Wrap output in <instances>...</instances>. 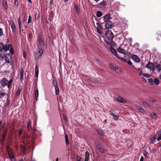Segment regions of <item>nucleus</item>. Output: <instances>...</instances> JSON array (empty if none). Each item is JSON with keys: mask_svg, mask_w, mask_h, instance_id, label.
<instances>
[{"mask_svg": "<svg viewBox=\"0 0 161 161\" xmlns=\"http://www.w3.org/2000/svg\"><path fill=\"white\" fill-rule=\"evenodd\" d=\"M38 89H37L35 92V98L36 101L38 100Z\"/></svg>", "mask_w": 161, "mask_h": 161, "instance_id": "24", "label": "nucleus"}, {"mask_svg": "<svg viewBox=\"0 0 161 161\" xmlns=\"http://www.w3.org/2000/svg\"><path fill=\"white\" fill-rule=\"evenodd\" d=\"M131 58L136 62L139 63L140 59L139 57L136 55H133L131 56Z\"/></svg>", "mask_w": 161, "mask_h": 161, "instance_id": "13", "label": "nucleus"}, {"mask_svg": "<svg viewBox=\"0 0 161 161\" xmlns=\"http://www.w3.org/2000/svg\"><path fill=\"white\" fill-rule=\"evenodd\" d=\"M5 95L4 92H0V98H2Z\"/></svg>", "mask_w": 161, "mask_h": 161, "instance_id": "43", "label": "nucleus"}, {"mask_svg": "<svg viewBox=\"0 0 161 161\" xmlns=\"http://www.w3.org/2000/svg\"><path fill=\"white\" fill-rule=\"evenodd\" d=\"M103 15L102 13L100 11H97V12L96 16L97 17L100 18Z\"/></svg>", "mask_w": 161, "mask_h": 161, "instance_id": "31", "label": "nucleus"}, {"mask_svg": "<svg viewBox=\"0 0 161 161\" xmlns=\"http://www.w3.org/2000/svg\"><path fill=\"white\" fill-rule=\"evenodd\" d=\"M105 36L109 40H111L114 37V35L112 32L109 30H107L105 33Z\"/></svg>", "mask_w": 161, "mask_h": 161, "instance_id": "6", "label": "nucleus"}, {"mask_svg": "<svg viewBox=\"0 0 161 161\" xmlns=\"http://www.w3.org/2000/svg\"><path fill=\"white\" fill-rule=\"evenodd\" d=\"M38 41L40 45L41 46L44 45V42L42 40L41 36H39L38 37Z\"/></svg>", "mask_w": 161, "mask_h": 161, "instance_id": "19", "label": "nucleus"}, {"mask_svg": "<svg viewBox=\"0 0 161 161\" xmlns=\"http://www.w3.org/2000/svg\"><path fill=\"white\" fill-rule=\"evenodd\" d=\"M8 50L12 54H13L14 53L13 49L10 44H8V46L7 45H3V52H4V51H7Z\"/></svg>", "mask_w": 161, "mask_h": 161, "instance_id": "5", "label": "nucleus"}, {"mask_svg": "<svg viewBox=\"0 0 161 161\" xmlns=\"http://www.w3.org/2000/svg\"><path fill=\"white\" fill-rule=\"evenodd\" d=\"M3 7L5 11H7L8 9V7L7 5V2L6 0H3Z\"/></svg>", "mask_w": 161, "mask_h": 161, "instance_id": "11", "label": "nucleus"}, {"mask_svg": "<svg viewBox=\"0 0 161 161\" xmlns=\"http://www.w3.org/2000/svg\"><path fill=\"white\" fill-rule=\"evenodd\" d=\"M31 17L30 16H29V18L28 19V23L29 24V23H30L31 22Z\"/></svg>", "mask_w": 161, "mask_h": 161, "instance_id": "50", "label": "nucleus"}, {"mask_svg": "<svg viewBox=\"0 0 161 161\" xmlns=\"http://www.w3.org/2000/svg\"><path fill=\"white\" fill-rule=\"evenodd\" d=\"M55 93L57 95L59 94V89L58 87L57 86H56L55 87Z\"/></svg>", "mask_w": 161, "mask_h": 161, "instance_id": "37", "label": "nucleus"}, {"mask_svg": "<svg viewBox=\"0 0 161 161\" xmlns=\"http://www.w3.org/2000/svg\"><path fill=\"white\" fill-rule=\"evenodd\" d=\"M76 12L78 13H79V10L76 7H75Z\"/></svg>", "mask_w": 161, "mask_h": 161, "instance_id": "55", "label": "nucleus"}, {"mask_svg": "<svg viewBox=\"0 0 161 161\" xmlns=\"http://www.w3.org/2000/svg\"><path fill=\"white\" fill-rule=\"evenodd\" d=\"M110 67L112 69L114 70L118 73H120L121 72V69L119 67L115 66L114 65H111Z\"/></svg>", "mask_w": 161, "mask_h": 161, "instance_id": "10", "label": "nucleus"}, {"mask_svg": "<svg viewBox=\"0 0 161 161\" xmlns=\"http://www.w3.org/2000/svg\"><path fill=\"white\" fill-rule=\"evenodd\" d=\"M36 121L34 123V127H36Z\"/></svg>", "mask_w": 161, "mask_h": 161, "instance_id": "61", "label": "nucleus"}, {"mask_svg": "<svg viewBox=\"0 0 161 161\" xmlns=\"http://www.w3.org/2000/svg\"><path fill=\"white\" fill-rule=\"evenodd\" d=\"M126 24L125 23H124L123 24H122V25L120 26L121 28V29H122L123 28L125 27L126 26Z\"/></svg>", "mask_w": 161, "mask_h": 161, "instance_id": "48", "label": "nucleus"}, {"mask_svg": "<svg viewBox=\"0 0 161 161\" xmlns=\"http://www.w3.org/2000/svg\"><path fill=\"white\" fill-rule=\"evenodd\" d=\"M114 99L116 101L121 103H126V101L122 97L119 96H118L117 97H115Z\"/></svg>", "mask_w": 161, "mask_h": 161, "instance_id": "8", "label": "nucleus"}, {"mask_svg": "<svg viewBox=\"0 0 161 161\" xmlns=\"http://www.w3.org/2000/svg\"><path fill=\"white\" fill-rule=\"evenodd\" d=\"M6 151L9 158L14 156L12 149L8 147H7Z\"/></svg>", "mask_w": 161, "mask_h": 161, "instance_id": "7", "label": "nucleus"}, {"mask_svg": "<svg viewBox=\"0 0 161 161\" xmlns=\"http://www.w3.org/2000/svg\"><path fill=\"white\" fill-rule=\"evenodd\" d=\"M43 51L42 49H39L38 52H36L35 54L34 58L36 60L39 59L42 56Z\"/></svg>", "mask_w": 161, "mask_h": 161, "instance_id": "3", "label": "nucleus"}, {"mask_svg": "<svg viewBox=\"0 0 161 161\" xmlns=\"http://www.w3.org/2000/svg\"><path fill=\"white\" fill-rule=\"evenodd\" d=\"M140 161H143V157H142L140 160Z\"/></svg>", "mask_w": 161, "mask_h": 161, "instance_id": "62", "label": "nucleus"}, {"mask_svg": "<svg viewBox=\"0 0 161 161\" xmlns=\"http://www.w3.org/2000/svg\"><path fill=\"white\" fill-rule=\"evenodd\" d=\"M5 56V54L3 52L0 51V60H3Z\"/></svg>", "mask_w": 161, "mask_h": 161, "instance_id": "28", "label": "nucleus"}, {"mask_svg": "<svg viewBox=\"0 0 161 161\" xmlns=\"http://www.w3.org/2000/svg\"><path fill=\"white\" fill-rule=\"evenodd\" d=\"M110 50L111 52L117 57V56L118 55L117 54V53L114 48L111 47Z\"/></svg>", "mask_w": 161, "mask_h": 161, "instance_id": "23", "label": "nucleus"}, {"mask_svg": "<svg viewBox=\"0 0 161 161\" xmlns=\"http://www.w3.org/2000/svg\"><path fill=\"white\" fill-rule=\"evenodd\" d=\"M127 63L129 65H131L132 64L131 62L130 61H127Z\"/></svg>", "mask_w": 161, "mask_h": 161, "instance_id": "56", "label": "nucleus"}, {"mask_svg": "<svg viewBox=\"0 0 161 161\" xmlns=\"http://www.w3.org/2000/svg\"><path fill=\"white\" fill-rule=\"evenodd\" d=\"M35 74L36 76V77H37L38 76V69L37 68V66L36 65V67H35Z\"/></svg>", "mask_w": 161, "mask_h": 161, "instance_id": "32", "label": "nucleus"}, {"mask_svg": "<svg viewBox=\"0 0 161 161\" xmlns=\"http://www.w3.org/2000/svg\"><path fill=\"white\" fill-rule=\"evenodd\" d=\"M136 69L139 71H142L141 69L140 68H138L137 69Z\"/></svg>", "mask_w": 161, "mask_h": 161, "instance_id": "64", "label": "nucleus"}, {"mask_svg": "<svg viewBox=\"0 0 161 161\" xmlns=\"http://www.w3.org/2000/svg\"><path fill=\"white\" fill-rule=\"evenodd\" d=\"M159 83V81L158 79L155 78L153 80V85H155V86H158Z\"/></svg>", "mask_w": 161, "mask_h": 161, "instance_id": "18", "label": "nucleus"}, {"mask_svg": "<svg viewBox=\"0 0 161 161\" xmlns=\"http://www.w3.org/2000/svg\"><path fill=\"white\" fill-rule=\"evenodd\" d=\"M23 56L24 58H26V55H27V54H26V52H24L23 53Z\"/></svg>", "mask_w": 161, "mask_h": 161, "instance_id": "58", "label": "nucleus"}, {"mask_svg": "<svg viewBox=\"0 0 161 161\" xmlns=\"http://www.w3.org/2000/svg\"><path fill=\"white\" fill-rule=\"evenodd\" d=\"M40 18V14L39 13H36L35 16V21L36 22V20Z\"/></svg>", "mask_w": 161, "mask_h": 161, "instance_id": "34", "label": "nucleus"}, {"mask_svg": "<svg viewBox=\"0 0 161 161\" xmlns=\"http://www.w3.org/2000/svg\"><path fill=\"white\" fill-rule=\"evenodd\" d=\"M50 3L51 4H53V0H51L50 2Z\"/></svg>", "mask_w": 161, "mask_h": 161, "instance_id": "59", "label": "nucleus"}, {"mask_svg": "<svg viewBox=\"0 0 161 161\" xmlns=\"http://www.w3.org/2000/svg\"><path fill=\"white\" fill-rule=\"evenodd\" d=\"M9 158L11 161H16L14 156L12 157H11Z\"/></svg>", "mask_w": 161, "mask_h": 161, "instance_id": "46", "label": "nucleus"}, {"mask_svg": "<svg viewBox=\"0 0 161 161\" xmlns=\"http://www.w3.org/2000/svg\"><path fill=\"white\" fill-rule=\"evenodd\" d=\"M96 27L97 31L100 34H101L102 32L101 31V30L102 29V26L100 25L98 23H96Z\"/></svg>", "mask_w": 161, "mask_h": 161, "instance_id": "12", "label": "nucleus"}, {"mask_svg": "<svg viewBox=\"0 0 161 161\" xmlns=\"http://www.w3.org/2000/svg\"><path fill=\"white\" fill-rule=\"evenodd\" d=\"M24 70L22 68L20 70V81H22L23 80Z\"/></svg>", "mask_w": 161, "mask_h": 161, "instance_id": "21", "label": "nucleus"}, {"mask_svg": "<svg viewBox=\"0 0 161 161\" xmlns=\"http://www.w3.org/2000/svg\"><path fill=\"white\" fill-rule=\"evenodd\" d=\"M155 69L158 72H159L161 70V64H160L156 65Z\"/></svg>", "mask_w": 161, "mask_h": 161, "instance_id": "17", "label": "nucleus"}, {"mask_svg": "<svg viewBox=\"0 0 161 161\" xmlns=\"http://www.w3.org/2000/svg\"><path fill=\"white\" fill-rule=\"evenodd\" d=\"M63 118L64 119V120H65V121H67V118L66 116L64 114H63Z\"/></svg>", "mask_w": 161, "mask_h": 161, "instance_id": "52", "label": "nucleus"}, {"mask_svg": "<svg viewBox=\"0 0 161 161\" xmlns=\"http://www.w3.org/2000/svg\"><path fill=\"white\" fill-rule=\"evenodd\" d=\"M12 82V79H10L9 81L6 79L3 78L1 81V85L3 86H7L8 88H9Z\"/></svg>", "mask_w": 161, "mask_h": 161, "instance_id": "2", "label": "nucleus"}, {"mask_svg": "<svg viewBox=\"0 0 161 161\" xmlns=\"http://www.w3.org/2000/svg\"><path fill=\"white\" fill-rule=\"evenodd\" d=\"M98 134H99L100 135H103V131L101 130H99L98 131Z\"/></svg>", "mask_w": 161, "mask_h": 161, "instance_id": "51", "label": "nucleus"}, {"mask_svg": "<svg viewBox=\"0 0 161 161\" xmlns=\"http://www.w3.org/2000/svg\"><path fill=\"white\" fill-rule=\"evenodd\" d=\"M103 19V20L105 23V28L107 29H109L112 27L113 24L110 21L111 18L109 15L107 14L100 19Z\"/></svg>", "mask_w": 161, "mask_h": 161, "instance_id": "1", "label": "nucleus"}, {"mask_svg": "<svg viewBox=\"0 0 161 161\" xmlns=\"http://www.w3.org/2000/svg\"><path fill=\"white\" fill-rule=\"evenodd\" d=\"M3 44L2 42L0 43V51L3 52Z\"/></svg>", "mask_w": 161, "mask_h": 161, "instance_id": "40", "label": "nucleus"}, {"mask_svg": "<svg viewBox=\"0 0 161 161\" xmlns=\"http://www.w3.org/2000/svg\"><path fill=\"white\" fill-rule=\"evenodd\" d=\"M85 156V161H88L89 157V153L87 151L86 152Z\"/></svg>", "mask_w": 161, "mask_h": 161, "instance_id": "27", "label": "nucleus"}, {"mask_svg": "<svg viewBox=\"0 0 161 161\" xmlns=\"http://www.w3.org/2000/svg\"><path fill=\"white\" fill-rule=\"evenodd\" d=\"M142 104L146 106L147 107H148L149 106V104L148 103L145 101L142 102Z\"/></svg>", "mask_w": 161, "mask_h": 161, "instance_id": "42", "label": "nucleus"}, {"mask_svg": "<svg viewBox=\"0 0 161 161\" xmlns=\"http://www.w3.org/2000/svg\"><path fill=\"white\" fill-rule=\"evenodd\" d=\"M146 67L151 72H153L154 71V64L152 62H148L146 65Z\"/></svg>", "mask_w": 161, "mask_h": 161, "instance_id": "4", "label": "nucleus"}, {"mask_svg": "<svg viewBox=\"0 0 161 161\" xmlns=\"http://www.w3.org/2000/svg\"><path fill=\"white\" fill-rule=\"evenodd\" d=\"M100 7L102 8V7H104L106 6V4L104 2H103L100 3Z\"/></svg>", "mask_w": 161, "mask_h": 161, "instance_id": "38", "label": "nucleus"}, {"mask_svg": "<svg viewBox=\"0 0 161 161\" xmlns=\"http://www.w3.org/2000/svg\"><path fill=\"white\" fill-rule=\"evenodd\" d=\"M14 4L15 6L17 7L18 6V0H14Z\"/></svg>", "mask_w": 161, "mask_h": 161, "instance_id": "45", "label": "nucleus"}, {"mask_svg": "<svg viewBox=\"0 0 161 161\" xmlns=\"http://www.w3.org/2000/svg\"><path fill=\"white\" fill-rule=\"evenodd\" d=\"M115 42L114 44H115V45H116L117 43L118 44L119 43V42L120 41V38L117 37H116L115 38Z\"/></svg>", "mask_w": 161, "mask_h": 161, "instance_id": "33", "label": "nucleus"}, {"mask_svg": "<svg viewBox=\"0 0 161 161\" xmlns=\"http://www.w3.org/2000/svg\"><path fill=\"white\" fill-rule=\"evenodd\" d=\"M5 60L7 63H9L12 61V56L10 54H7L5 57Z\"/></svg>", "mask_w": 161, "mask_h": 161, "instance_id": "9", "label": "nucleus"}, {"mask_svg": "<svg viewBox=\"0 0 161 161\" xmlns=\"http://www.w3.org/2000/svg\"><path fill=\"white\" fill-rule=\"evenodd\" d=\"M65 142L66 144L68 145L69 144V142L68 141V137L67 135L65 136Z\"/></svg>", "mask_w": 161, "mask_h": 161, "instance_id": "39", "label": "nucleus"}, {"mask_svg": "<svg viewBox=\"0 0 161 161\" xmlns=\"http://www.w3.org/2000/svg\"><path fill=\"white\" fill-rule=\"evenodd\" d=\"M90 80L91 81H92V82L95 83L96 82V80L95 79L92 78V79H91Z\"/></svg>", "mask_w": 161, "mask_h": 161, "instance_id": "53", "label": "nucleus"}, {"mask_svg": "<svg viewBox=\"0 0 161 161\" xmlns=\"http://www.w3.org/2000/svg\"><path fill=\"white\" fill-rule=\"evenodd\" d=\"M157 137V136L156 135H155L153 137V138H155V139H156Z\"/></svg>", "mask_w": 161, "mask_h": 161, "instance_id": "63", "label": "nucleus"}, {"mask_svg": "<svg viewBox=\"0 0 161 161\" xmlns=\"http://www.w3.org/2000/svg\"><path fill=\"white\" fill-rule=\"evenodd\" d=\"M117 58L123 63H125L127 62V61L125 59H124L123 58L119 57V56H117Z\"/></svg>", "mask_w": 161, "mask_h": 161, "instance_id": "29", "label": "nucleus"}, {"mask_svg": "<svg viewBox=\"0 0 161 161\" xmlns=\"http://www.w3.org/2000/svg\"><path fill=\"white\" fill-rule=\"evenodd\" d=\"M136 109L140 113H141L142 114H144L145 110L141 106L138 105H136Z\"/></svg>", "mask_w": 161, "mask_h": 161, "instance_id": "14", "label": "nucleus"}, {"mask_svg": "<svg viewBox=\"0 0 161 161\" xmlns=\"http://www.w3.org/2000/svg\"><path fill=\"white\" fill-rule=\"evenodd\" d=\"M97 148L98 150L101 153H103L104 152V150L99 145L97 146Z\"/></svg>", "mask_w": 161, "mask_h": 161, "instance_id": "22", "label": "nucleus"}, {"mask_svg": "<svg viewBox=\"0 0 161 161\" xmlns=\"http://www.w3.org/2000/svg\"><path fill=\"white\" fill-rule=\"evenodd\" d=\"M153 80L152 78H150L147 79L148 82L151 85H153Z\"/></svg>", "mask_w": 161, "mask_h": 161, "instance_id": "36", "label": "nucleus"}, {"mask_svg": "<svg viewBox=\"0 0 161 161\" xmlns=\"http://www.w3.org/2000/svg\"><path fill=\"white\" fill-rule=\"evenodd\" d=\"M117 51L118 52L123 54H125L126 53L125 50L121 47L120 46L118 48Z\"/></svg>", "mask_w": 161, "mask_h": 161, "instance_id": "15", "label": "nucleus"}, {"mask_svg": "<svg viewBox=\"0 0 161 161\" xmlns=\"http://www.w3.org/2000/svg\"><path fill=\"white\" fill-rule=\"evenodd\" d=\"M143 154L145 156H146L147 155V153L146 151H145L143 153Z\"/></svg>", "mask_w": 161, "mask_h": 161, "instance_id": "57", "label": "nucleus"}, {"mask_svg": "<svg viewBox=\"0 0 161 161\" xmlns=\"http://www.w3.org/2000/svg\"><path fill=\"white\" fill-rule=\"evenodd\" d=\"M143 73H142V71H140V72H139V75H143Z\"/></svg>", "mask_w": 161, "mask_h": 161, "instance_id": "60", "label": "nucleus"}, {"mask_svg": "<svg viewBox=\"0 0 161 161\" xmlns=\"http://www.w3.org/2000/svg\"><path fill=\"white\" fill-rule=\"evenodd\" d=\"M11 27L12 32H15L16 31V27L14 22L13 21L11 23Z\"/></svg>", "mask_w": 161, "mask_h": 161, "instance_id": "16", "label": "nucleus"}, {"mask_svg": "<svg viewBox=\"0 0 161 161\" xmlns=\"http://www.w3.org/2000/svg\"><path fill=\"white\" fill-rule=\"evenodd\" d=\"M143 76L146 78H148L150 77V75H149L145 73L143 74Z\"/></svg>", "mask_w": 161, "mask_h": 161, "instance_id": "44", "label": "nucleus"}, {"mask_svg": "<svg viewBox=\"0 0 161 161\" xmlns=\"http://www.w3.org/2000/svg\"><path fill=\"white\" fill-rule=\"evenodd\" d=\"M3 35V31L1 28H0V36H2Z\"/></svg>", "mask_w": 161, "mask_h": 161, "instance_id": "54", "label": "nucleus"}, {"mask_svg": "<svg viewBox=\"0 0 161 161\" xmlns=\"http://www.w3.org/2000/svg\"><path fill=\"white\" fill-rule=\"evenodd\" d=\"M31 122L30 121H29L28 123L27 124V128L29 130V129L31 128Z\"/></svg>", "mask_w": 161, "mask_h": 161, "instance_id": "41", "label": "nucleus"}, {"mask_svg": "<svg viewBox=\"0 0 161 161\" xmlns=\"http://www.w3.org/2000/svg\"><path fill=\"white\" fill-rule=\"evenodd\" d=\"M53 85L54 86V87H55L56 86H57V82L56 81H55L54 80H53Z\"/></svg>", "mask_w": 161, "mask_h": 161, "instance_id": "49", "label": "nucleus"}, {"mask_svg": "<svg viewBox=\"0 0 161 161\" xmlns=\"http://www.w3.org/2000/svg\"><path fill=\"white\" fill-rule=\"evenodd\" d=\"M157 134L159 136L157 138L158 141H159L161 140V130H159L157 132Z\"/></svg>", "mask_w": 161, "mask_h": 161, "instance_id": "26", "label": "nucleus"}, {"mask_svg": "<svg viewBox=\"0 0 161 161\" xmlns=\"http://www.w3.org/2000/svg\"><path fill=\"white\" fill-rule=\"evenodd\" d=\"M21 89L20 88H19L18 89L15 94L17 96H19L20 93Z\"/></svg>", "mask_w": 161, "mask_h": 161, "instance_id": "35", "label": "nucleus"}, {"mask_svg": "<svg viewBox=\"0 0 161 161\" xmlns=\"http://www.w3.org/2000/svg\"><path fill=\"white\" fill-rule=\"evenodd\" d=\"M109 113H110V115L113 117L114 119L115 120H117L118 119H119L118 116L115 114L114 113L112 112L111 111H110Z\"/></svg>", "mask_w": 161, "mask_h": 161, "instance_id": "20", "label": "nucleus"}, {"mask_svg": "<svg viewBox=\"0 0 161 161\" xmlns=\"http://www.w3.org/2000/svg\"><path fill=\"white\" fill-rule=\"evenodd\" d=\"M150 115L153 119H156L157 118V115L154 113H150Z\"/></svg>", "mask_w": 161, "mask_h": 161, "instance_id": "25", "label": "nucleus"}, {"mask_svg": "<svg viewBox=\"0 0 161 161\" xmlns=\"http://www.w3.org/2000/svg\"><path fill=\"white\" fill-rule=\"evenodd\" d=\"M156 140L155 138H153V137H152L151 140V143H155V141Z\"/></svg>", "mask_w": 161, "mask_h": 161, "instance_id": "47", "label": "nucleus"}, {"mask_svg": "<svg viewBox=\"0 0 161 161\" xmlns=\"http://www.w3.org/2000/svg\"><path fill=\"white\" fill-rule=\"evenodd\" d=\"M18 23L19 28V31L21 32V21L20 20V18L19 17L18 19Z\"/></svg>", "mask_w": 161, "mask_h": 161, "instance_id": "30", "label": "nucleus"}]
</instances>
